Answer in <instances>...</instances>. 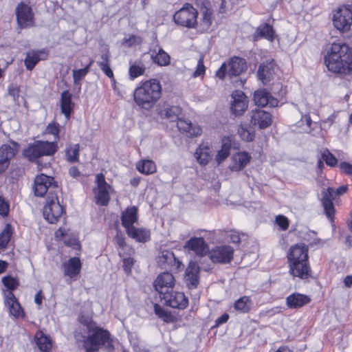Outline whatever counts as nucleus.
<instances>
[{
  "label": "nucleus",
  "instance_id": "a19ab883",
  "mask_svg": "<svg viewBox=\"0 0 352 352\" xmlns=\"http://www.w3.org/2000/svg\"><path fill=\"white\" fill-rule=\"evenodd\" d=\"M252 305L250 298L244 296L235 301L234 308L241 313H248L250 310Z\"/></svg>",
  "mask_w": 352,
  "mask_h": 352
},
{
  "label": "nucleus",
  "instance_id": "c9c22d12",
  "mask_svg": "<svg viewBox=\"0 0 352 352\" xmlns=\"http://www.w3.org/2000/svg\"><path fill=\"white\" fill-rule=\"evenodd\" d=\"M274 74V63L272 62L263 63L259 66L257 72L258 78L264 84H267L271 80Z\"/></svg>",
  "mask_w": 352,
  "mask_h": 352
},
{
  "label": "nucleus",
  "instance_id": "bf43d9fd",
  "mask_svg": "<svg viewBox=\"0 0 352 352\" xmlns=\"http://www.w3.org/2000/svg\"><path fill=\"white\" fill-rule=\"evenodd\" d=\"M9 212V205L5 199L0 196V215L7 217Z\"/></svg>",
  "mask_w": 352,
  "mask_h": 352
},
{
  "label": "nucleus",
  "instance_id": "f704fd0d",
  "mask_svg": "<svg viewBox=\"0 0 352 352\" xmlns=\"http://www.w3.org/2000/svg\"><path fill=\"white\" fill-rule=\"evenodd\" d=\"M126 231L129 237L138 242L145 243L150 240V231L146 228H138L134 226L128 228Z\"/></svg>",
  "mask_w": 352,
  "mask_h": 352
},
{
  "label": "nucleus",
  "instance_id": "9b49d317",
  "mask_svg": "<svg viewBox=\"0 0 352 352\" xmlns=\"http://www.w3.org/2000/svg\"><path fill=\"white\" fill-rule=\"evenodd\" d=\"M234 249L227 245H219L209 250V258L213 263L228 264L234 257Z\"/></svg>",
  "mask_w": 352,
  "mask_h": 352
},
{
  "label": "nucleus",
  "instance_id": "aec40b11",
  "mask_svg": "<svg viewBox=\"0 0 352 352\" xmlns=\"http://www.w3.org/2000/svg\"><path fill=\"white\" fill-rule=\"evenodd\" d=\"M254 101L256 105L260 107L269 106L270 107H277L279 101L271 96L266 89H258L254 94Z\"/></svg>",
  "mask_w": 352,
  "mask_h": 352
},
{
  "label": "nucleus",
  "instance_id": "864d4df0",
  "mask_svg": "<svg viewBox=\"0 0 352 352\" xmlns=\"http://www.w3.org/2000/svg\"><path fill=\"white\" fill-rule=\"evenodd\" d=\"M322 159L329 166H335L338 163L337 159L327 149L322 152Z\"/></svg>",
  "mask_w": 352,
  "mask_h": 352
},
{
  "label": "nucleus",
  "instance_id": "412c9836",
  "mask_svg": "<svg viewBox=\"0 0 352 352\" xmlns=\"http://www.w3.org/2000/svg\"><path fill=\"white\" fill-rule=\"evenodd\" d=\"M251 123L258 126L259 129H265L272 122V115L264 110L255 109L252 111Z\"/></svg>",
  "mask_w": 352,
  "mask_h": 352
},
{
  "label": "nucleus",
  "instance_id": "37998d69",
  "mask_svg": "<svg viewBox=\"0 0 352 352\" xmlns=\"http://www.w3.org/2000/svg\"><path fill=\"white\" fill-rule=\"evenodd\" d=\"M258 34L270 41H272L274 38V32L272 26L269 24H264L259 26L257 29Z\"/></svg>",
  "mask_w": 352,
  "mask_h": 352
},
{
  "label": "nucleus",
  "instance_id": "c85d7f7f",
  "mask_svg": "<svg viewBox=\"0 0 352 352\" xmlns=\"http://www.w3.org/2000/svg\"><path fill=\"white\" fill-rule=\"evenodd\" d=\"M226 66L228 75L230 77L240 75L247 68L245 60L237 56L231 58Z\"/></svg>",
  "mask_w": 352,
  "mask_h": 352
},
{
  "label": "nucleus",
  "instance_id": "09e8293b",
  "mask_svg": "<svg viewBox=\"0 0 352 352\" xmlns=\"http://www.w3.org/2000/svg\"><path fill=\"white\" fill-rule=\"evenodd\" d=\"M67 247H71L74 250L76 251L74 253L76 255H79L81 250V244L79 239L76 234L67 235Z\"/></svg>",
  "mask_w": 352,
  "mask_h": 352
},
{
  "label": "nucleus",
  "instance_id": "a211bd4d",
  "mask_svg": "<svg viewBox=\"0 0 352 352\" xmlns=\"http://www.w3.org/2000/svg\"><path fill=\"white\" fill-rule=\"evenodd\" d=\"M308 248L303 243L296 244L289 248V253L287 254V262L298 263V262H308Z\"/></svg>",
  "mask_w": 352,
  "mask_h": 352
},
{
  "label": "nucleus",
  "instance_id": "7ed1b4c3",
  "mask_svg": "<svg viewBox=\"0 0 352 352\" xmlns=\"http://www.w3.org/2000/svg\"><path fill=\"white\" fill-rule=\"evenodd\" d=\"M87 333V336L82 340L85 352H98L103 346L107 349H113V340L108 330L97 326Z\"/></svg>",
  "mask_w": 352,
  "mask_h": 352
},
{
  "label": "nucleus",
  "instance_id": "423d86ee",
  "mask_svg": "<svg viewBox=\"0 0 352 352\" xmlns=\"http://www.w3.org/2000/svg\"><path fill=\"white\" fill-rule=\"evenodd\" d=\"M58 190L56 182L52 177L47 176L45 174L37 175L34 180L33 191L36 197H43L47 191H49V196L54 195Z\"/></svg>",
  "mask_w": 352,
  "mask_h": 352
},
{
  "label": "nucleus",
  "instance_id": "20e7f679",
  "mask_svg": "<svg viewBox=\"0 0 352 352\" xmlns=\"http://www.w3.org/2000/svg\"><path fill=\"white\" fill-rule=\"evenodd\" d=\"M56 152V144L49 141H35L29 144L23 151V155L28 161L36 162L39 157L51 155Z\"/></svg>",
  "mask_w": 352,
  "mask_h": 352
},
{
  "label": "nucleus",
  "instance_id": "680f3d73",
  "mask_svg": "<svg viewBox=\"0 0 352 352\" xmlns=\"http://www.w3.org/2000/svg\"><path fill=\"white\" fill-rule=\"evenodd\" d=\"M115 241L118 247L121 249H124L126 244L125 242V238L122 232H118L115 236Z\"/></svg>",
  "mask_w": 352,
  "mask_h": 352
},
{
  "label": "nucleus",
  "instance_id": "8fccbe9b",
  "mask_svg": "<svg viewBox=\"0 0 352 352\" xmlns=\"http://www.w3.org/2000/svg\"><path fill=\"white\" fill-rule=\"evenodd\" d=\"M45 133L52 135L50 142H53L55 144V142L59 139V128L58 124L55 122L50 123L45 129Z\"/></svg>",
  "mask_w": 352,
  "mask_h": 352
},
{
  "label": "nucleus",
  "instance_id": "69168bd1",
  "mask_svg": "<svg viewBox=\"0 0 352 352\" xmlns=\"http://www.w3.org/2000/svg\"><path fill=\"white\" fill-rule=\"evenodd\" d=\"M226 73L228 74V67L226 63H223L217 71L216 76L219 78H223Z\"/></svg>",
  "mask_w": 352,
  "mask_h": 352
},
{
  "label": "nucleus",
  "instance_id": "a18cd8bd",
  "mask_svg": "<svg viewBox=\"0 0 352 352\" xmlns=\"http://www.w3.org/2000/svg\"><path fill=\"white\" fill-rule=\"evenodd\" d=\"M12 234V228L10 224H6L3 231L0 233V248H6L11 236Z\"/></svg>",
  "mask_w": 352,
  "mask_h": 352
},
{
  "label": "nucleus",
  "instance_id": "6ab92c4d",
  "mask_svg": "<svg viewBox=\"0 0 352 352\" xmlns=\"http://www.w3.org/2000/svg\"><path fill=\"white\" fill-rule=\"evenodd\" d=\"M184 248L201 256H205L209 252V246L203 237L190 238L186 242Z\"/></svg>",
  "mask_w": 352,
  "mask_h": 352
},
{
  "label": "nucleus",
  "instance_id": "1a4fd4ad",
  "mask_svg": "<svg viewBox=\"0 0 352 352\" xmlns=\"http://www.w3.org/2000/svg\"><path fill=\"white\" fill-rule=\"evenodd\" d=\"M95 183L96 187L94 188L93 191L96 198V204L102 206H107L110 201L111 186L107 183L102 173H98L96 175Z\"/></svg>",
  "mask_w": 352,
  "mask_h": 352
},
{
  "label": "nucleus",
  "instance_id": "4d7b16f0",
  "mask_svg": "<svg viewBox=\"0 0 352 352\" xmlns=\"http://www.w3.org/2000/svg\"><path fill=\"white\" fill-rule=\"evenodd\" d=\"M205 72L206 67L204 65V59L203 58H200L198 60L196 69L194 72L192 76L195 78L203 76L205 74Z\"/></svg>",
  "mask_w": 352,
  "mask_h": 352
},
{
  "label": "nucleus",
  "instance_id": "c756f323",
  "mask_svg": "<svg viewBox=\"0 0 352 352\" xmlns=\"http://www.w3.org/2000/svg\"><path fill=\"white\" fill-rule=\"evenodd\" d=\"M138 208L137 206L128 207L121 214V222L122 226L126 229L134 227L133 224L138 219Z\"/></svg>",
  "mask_w": 352,
  "mask_h": 352
},
{
  "label": "nucleus",
  "instance_id": "5fc2aeb1",
  "mask_svg": "<svg viewBox=\"0 0 352 352\" xmlns=\"http://www.w3.org/2000/svg\"><path fill=\"white\" fill-rule=\"evenodd\" d=\"M79 321L82 324L87 327L88 332L97 327L96 324L93 322L92 319L89 316H80L79 317Z\"/></svg>",
  "mask_w": 352,
  "mask_h": 352
},
{
  "label": "nucleus",
  "instance_id": "052dcab7",
  "mask_svg": "<svg viewBox=\"0 0 352 352\" xmlns=\"http://www.w3.org/2000/svg\"><path fill=\"white\" fill-rule=\"evenodd\" d=\"M337 113L336 112L331 113L327 118L321 122V126L323 129L329 128L330 126L334 122Z\"/></svg>",
  "mask_w": 352,
  "mask_h": 352
},
{
  "label": "nucleus",
  "instance_id": "79ce46f5",
  "mask_svg": "<svg viewBox=\"0 0 352 352\" xmlns=\"http://www.w3.org/2000/svg\"><path fill=\"white\" fill-rule=\"evenodd\" d=\"M137 169L142 173L150 175L156 171V165L152 160H144L137 164Z\"/></svg>",
  "mask_w": 352,
  "mask_h": 352
},
{
  "label": "nucleus",
  "instance_id": "6e6d98bb",
  "mask_svg": "<svg viewBox=\"0 0 352 352\" xmlns=\"http://www.w3.org/2000/svg\"><path fill=\"white\" fill-rule=\"evenodd\" d=\"M120 256L123 257V268L126 274H129L131 272L132 267L134 264V260L133 258L124 257L121 252L119 253Z\"/></svg>",
  "mask_w": 352,
  "mask_h": 352
},
{
  "label": "nucleus",
  "instance_id": "0eeeda50",
  "mask_svg": "<svg viewBox=\"0 0 352 352\" xmlns=\"http://www.w3.org/2000/svg\"><path fill=\"white\" fill-rule=\"evenodd\" d=\"M347 186H341L336 190L333 188L329 187L326 190L322 191L321 201L327 218L332 221L335 213V209L333 200L336 197L342 195L346 192Z\"/></svg>",
  "mask_w": 352,
  "mask_h": 352
},
{
  "label": "nucleus",
  "instance_id": "4468645a",
  "mask_svg": "<svg viewBox=\"0 0 352 352\" xmlns=\"http://www.w3.org/2000/svg\"><path fill=\"white\" fill-rule=\"evenodd\" d=\"M19 149V144L14 141L9 144H3L0 147V173L8 167L10 161L14 158Z\"/></svg>",
  "mask_w": 352,
  "mask_h": 352
},
{
  "label": "nucleus",
  "instance_id": "13d9d810",
  "mask_svg": "<svg viewBox=\"0 0 352 352\" xmlns=\"http://www.w3.org/2000/svg\"><path fill=\"white\" fill-rule=\"evenodd\" d=\"M276 222L283 230H286L289 228V221L284 215L277 216L276 217Z\"/></svg>",
  "mask_w": 352,
  "mask_h": 352
},
{
  "label": "nucleus",
  "instance_id": "2eb2a0df",
  "mask_svg": "<svg viewBox=\"0 0 352 352\" xmlns=\"http://www.w3.org/2000/svg\"><path fill=\"white\" fill-rule=\"evenodd\" d=\"M201 18L199 21L197 20L195 29L199 32H206L209 30L213 20V12L210 8V3L208 1H204L200 9Z\"/></svg>",
  "mask_w": 352,
  "mask_h": 352
},
{
  "label": "nucleus",
  "instance_id": "4c0bfd02",
  "mask_svg": "<svg viewBox=\"0 0 352 352\" xmlns=\"http://www.w3.org/2000/svg\"><path fill=\"white\" fill-rule=\"evenodd\" d=\"M34 339L41 352H51L52 343L51 339L41 331H38Z\"/></svg>",
  "mask_w": 352,
  "mask_h": 352
},
{
  "label": "nucleus",
  "instance_id": "bb28decb",
  "mask_svg": "<svg viewBox=\"0 0 352 352\" xmlns=\"http://www.w3.org/2000/svg\"><path fill=\"white\" fill-rule=\"evenodd\" d=\"M177 127L181 133L188 137L200 135L202 132L201 129L197 124H193L191 122L182 119L177 120Z\"/></svg>",
  "mask_w": 352,
  "mask_h": 352
},
{
  "label": "nucleus",
  "instance_id": "58836bf2",
  "mask_svg": "<svg viewBox=\"0 0 352 352\" xmlns=\"http://www.w3.org/2000/svg\"><path fill=\"white\" fill-rule=\"evenodd\" d=\"M151 59L159 66H167L170 63V56L162 48L158 47L151 51Z\"/></svg>",
  "mask_w": 352,
  "mask_h": 352
},
{
  "label": "nucleus",
  "instance_id": "dca6fc26",
  "mask_svg": "<svg viewBox=\"0 0 352 352\" xmlns=\"http://www.w3.org/2000/svg\"><path fill=\"white\" fill-rule=\"evenodd\" d=\"M164 300V304L174 309H184L188 305V300L184 294L173 289L160 298Z\"/></svg>",
  "mask_w": 352,
  "mask_h": 352
},
{
  "label": "nucleus",
  "instance_id": "6e6552de",
  "mask_svg": "<svg viewBox=\"0 0 352 352\" xmlns=\"http://www.w3.org/2000/svg\"><path fill=\"white\" fill-rule=\"evenodd\" d=\"M64 206L60 203L58 195L48 196L43 207V217L50 223H55L62 217Z\"/></svg>",
  "mask_w": 352,
  "mask_h": 352
},
{
  "label": "nucleus",
  "instance_id": "0e129e2a",
  "mask_svg": "<svg viewBox=\"0 0 352 352\" xmlns=\"http://www.w3.org/2000/svg\"><path fill=\"white\" fill-rule=\"evenodd\" d=\"M340 168L343 173L352 175V164L347 162H342L340 164Z\"/></svg>",
  "mask_w": 352,
  "mask_h": 352
},
{
  "label": "nucleus",
  "instance_id": "ea45409f",
  "mask_svg": "<svg viewBox=\"0 0 352 352\" xmlns=\"http://www.w3.org/2000/svg\"><path fill=\"white\" fill-rule=\"evenodd\" d=\"M181 111V109L177 106H168L164 109L161 110L160 114L162 118H167L173 122L179 120Z\"/></svg>",
  "mask_w": 352,
  "mask_h": 352
},
{
  "label": "nucleus",
  "instance_id": "9d476101",
  "mask_svg": "<svg viewBox=\"0 0 352 352\" xmlns=\"http://www.w3.org/2000/svg\"><path fill=\"white\" fill-rule=\"evenodd\" d=\"M333 26L340 32H347L352 24V6L350 5L340 7L333 16Z\"/></svg>",
  "mask_w": 352,
  "mask_h": 352
},
{
  "label": "nucleus",
  "instance_id": "49530a36",
  "mask_svg": "<svg viewBox=\"0 0 352 352\" xmlns=\"http://www.w3.org/2000/svg\"><path fill=\"white\" fill-rule=\"evenodd\" d=\"M238 133L241 138L246 142L252 141L255 136L254 131L249 129L247 124H241L238 129Z\"/></svg>",
  "mask_w": 352,
  "mask_h": 352
},
{
  "label": "nucleus",
  "instance_id": "39448f33",
  "mask_svg": "<svg viewBox=\"0 0 352 352\" xmlns=\"http://www.w3.org/2000/svg\"><path fill=\"white\" fill-rule=\"evenodd\" d=\"M198 11L190 3H186L177 10L174 16L175 23L180 26L188 28H195Z\"/></svg>",
  "mask_w": 352,
  "mask_h": 352
},
{
  "label": "nucleus",
  "instance_id": "f03ea898",
  "mask_svg": "<svg viewBox=\"0 0 352 352\" xmlns=\"http://www.w3.org/2000/svg\"><path fill=\"white\" fill-rule=\"evenodd\" d=\"M162 90L161 83L156 78L142 81L133 91L134 102L139 107L149 110L161 98Z\"/></svg>",
  "mask_w": 352,
  "mask_h": 352
},
{
  "label": "nucleus",
  "instance_id": "5701e85b",
  "mask_svg": "<svg viewBox=\"0 0 352 352\" xmlns=\"http://www.w3.org/2000/svg\"><path fill=\"white\" fill-rule=\"evenodd\" d=\"M251 156L247 152H238L231 157L229 168L232 172H239L243 170L250 162Z\"/></svg>",
  "mask_w": 352,
  "mask_h": 352
},
{
  "label": "nucleus",
  "instance_id": "7c9ffc66",
  "mask_svg": "<svg viewBox=\"0 0 352 352\" xmlns=\"http://www.w3.org/2000/svg\"><path fill=\"white\" fill-rule=\"evenodd\" d=\"M212 157V148L208 144L203 143L196 149L195 157L201 166L208 164Z\"/></svg>",
  "mask_w": 352,
  "mask_h": 352
},
{
  "label": "nucleus",
  "instance_id": "f257e3e1",
  "mask_svg": "<svg viewBox=\"0 0 352 352\" xmlns=\"http://www.w3.org/2000/svg\"><path fill=\"white\" fill-rule=\"evenodd\" d=\"M327 69L333 73L347 74L352 71L351 48L344 43H333L324 56Z\"/></svg>",
  "mask_w": 352,
  "mask_h": 352
},
{
  "label": "nucleus",
  "instance_id": "e2e57ef3",
  "mask_svg": "<svg viewBox=\"0 0 352 352\" xmlns=\"http://www.w3.org/2000/svg\"><path fill=\"white\" fill-rule=\"evenodd\" d=\"M100 69L110 78H113V73L109 67V64H100Z\"/></svg>",
  "mask_w": 352,
  "mask_h": 352
},
{
  "label": "nucleus",
  "instance_id": "a878e982",
  "mask_svg": "<svg viewBox=\"0 0 352 352\" xmlns=\"http://www.w3.org/2000/svg\"><path fill=\"white\" fill-rule=\"evenodd\" d=\"M94 63V60H90L86 65L82 64V60H78L74 63L75 69H73V78L75 85H80L89 72L90 67Z\"/></svg>",
  "mask_w": 352,
  "mask_h": 352
},
{
  "label": "nucleus",
  "instance_id": "72a5a7b5",
  "mask_svg": "<svg viewBox=\"0 0 352 352\" xmlns=\"http://www.w3.org/2000/svg\"><path fill=\"white\" fill-rule=\"evenodd\" d=\"M232 146V139L231 137L225 136L222 138L221 148L218 151L214 158L217 164H220L230 155Z\"/></svg>",
  "mask_w": 352,
  "mask_h": 352
},
{
  "label": "nucleus",
  "instance_id": "3c124183",
  "mask_svg": "<svg viewBox=\"0 0 352 352\" xmlns=\"http://www.w3.org/2000/svg\"><path fill=\"white\" fill-rule=\"evenodd\" d=\"M80 146L74 144L69 149H67V162H77L79 161Z\"/></svg>",
  "mask_w": 352,
  "mask_h": 352
},
{
  "label": "nucleus",
  "instance_id": "4be33fe9",
  "mask_svg": "<svg viewBox=\"0 0 352 352\" xmlns=\"http://www.w3.org/2000/svg\"><path fill=\"white\" fill-rule=\"evenodd\" d=\"M289 272L294 277L307 279L311 275V270L308 262L289 263Z\"/></svg>",
  "mask_w": 352,
  "mask_h": 352
},
{
  "label": "nucleus",
  "instance_id": "774afa93",
  "mask_svg": "<svg viewBox=\"0 0 352 352\" xmlns=\"http://www.w3.org/2000/svg\"><path fill=\"white\" fill-rule=\"evenodd\" d=\"M228 237L230 238V241L234 243H238L241 240L239 233L236 231H231Z\"/></svg>",
  "mask_w": 352,
  "mask_h": 352
},
{
  "label": "nucleus",
  "instance_id": "e433bc0d",
  "mask_svg": "<svg viewBox=\"0 0 352 352\" xmlns=\"http://www.w3.org/2000/svg\"><path fill=\"white\" fill-rule=\"evenodd\" d=\"M82 263L78 256H74L67 261V277L74 280L79 278Z\"/></svg>",
  "mask_w": 352,
  "mask_h": 352
},
{
  "label": "nucleus",
  "instance_id": "b1692460",
  "mask_svg": "<svg viewBox=\"0 0 352 352\" xmlns=\"http://www.w3.org/2000/svg\"><path fill=\"white\" fill-rule=\"evenodd\" d=\"M4 302L8 307L10 313L15 318L23 316V309L16 300L15 296L12 292H6L4 293Z\"/></svg>",
  "mask_w": 352,
  "mask_h": 352
},
{
  "label": "nucleus",
  "instance_id": "473e14b6",
  "mask_svg": "<svg viewBox=\"0 0 352 352\" xmlns=\"http://www.w3.org/2000/svg\"><path fill=\"white\" fill-rule=\"evenodd\" d=\"M47 54L45 50L31 51L27 53L24 63L28 70H32L41 60L47 58Z\"/></svg>",
  "mask_w": 352,
  "mask_h": 352
},
{
  "label": "nucleus",
  "instance_id": "cd10ccee",
  "mask_svg": "<svg viewBox=\"0 0 352 352\" xmlns=\"http://www.w3.org/2000/svg\"><path fill=\"white\" fill-rule=\"evenodd\" d=\"M200 267L196 263H190L186 270L185 281L190 289L196 288L199 284Z\"/></svg>",
  "mask_w": 352,
  "mask_h": 352
},
{
  "label": "nucleus",
  "instance_id": "2f4dec72",
  "mask_svg": "<svg viewBox=\"0 0 352 352\" xmlns=\"http://www.w3.org/2000/svg\"><path fill=\"white\" fill-rule=\"evenodd\" d=\"M310 298L300 293H293L286 298V305L289 309H298L309 303Z\"/></svg>",
  "mask_w": 352,
  "mask_h": 352
},
{
  "label": "nucleus",
  "instance_id": "c03bdc74",
  "mask_svg": "<svg viewBox=\"0 0 352 352\" xmlns=\"http://www.w3.org/2000/svg\"><path fill=\"white\" fill-rule=\"evenodd\" d=\"M145 71V67L141 62H135L132 64L129 70L130 78L133 80L142 76Z\"/></svg>",
  "mask_w": 352,
  "mask_h": 352
},
{
  "label": "nucleus",
  "instance_id": "de8ad7c7",
  "mask_svg": "<svg viewBox=\"0 0 352 352\" xmlns=\"http://www.w3.org/2000/svg\"><path fill=\"white\" fill-rule=\"evenodd\" d=\"M155 314L166 322H171L173 321V316L168 311L165 310L158 304L154 305Z\"/></svg>",
  "mask_w": 352,
  "mask_h": 352
},
{
  "label": "nucleus",
  "instance_id": "393cba45",
  "mask_svg": "<svg viewBox=\"0 0 352 352\" xmlns=\"http://www.w3.org/2000/svg\"><path fill=\"white\" fill-rule=\"evenodd\" d=\"M157 262L162 268L166 266L173 267L179 269L182 263L175 257L174 253L170 250H163L157 257Z\"/></svg>",
  "mask_w": 352,
  "mask_h": 352
},
{
  "label": "nucleus",
  "instance_id": "f3484780",
  "mask_svg": "<svg viewBox=\"0 0 352 352\" xmlns=\"http://www.w3.org/2000/svg\"><path fill=\"white\" fill-rule=\"evenodd\" d=\"M232 102L230 109L236 116L242 115L247 109L248 105V97L243 91L236 90L231 95Z\"/></svg>",
  "mask_w": 352,
  "mask_h": 352
},
{
  "label": "nucleus",
  "instance_id": "ddd939ff",
  "mask_svg": "<svg viewBox=\"0 0 352 352\" xmlns=\"http://www.w3.org/2000/svg\"><path fill=\"white\" fill-rule=\"evenodd\" d=\"M18 25L20 28H27L34 24L32 8L23 2L19 3L15 10Z\"/></svg>",
  "mask_w": 352,
  "mask_h": 352
},
{
  "label": "nucleus",
  "instance_id": "f8f14e48",
  "mask_svg": "<svg viewBox=\"0 0 352 352\" xmlns=\"http://www.w3.org/2000/svg\"><path fill=\"white\" fill-rule=\"evenodd\" d=\"M175 285L173 275L169 272L160 274L153 282L155 291L159 294L160 298L172 291Z\"/></svg>",
  "mask_w": 352,
  "mask_h": 352
},
{
  "label": "nucleus",
  "instance_id": "338daca9",
  "mask_svg": "<svg viewBox=\"0 0 352 352\" xmlns=\"http://www.w3.org/2000/svg\"><path fill=\"white\" fill-rule=\"evenodd\" d=\"M8 90L9 94L12 96L14 99L19 97V89L16 86L11 85L8 87Z\"/></svg>",
  "mask_w": 352,
  "mask_h": 352
},
{
  "label": "nucleus",
  "instance_id": "603ef678",
  "mask_svg": "<svg viewBox=\"0 0 352 352\" xmlns=\"http://www.w3.org/2000/svg\"><path fill=\"white\" fill-rule=\"evenodd\" d=\"M2 283L3 285L9 290L8 292H12V290L15 289L19 284L16 278L10 276H4L2 278Z\"/></svg>",
  "mask_w": 352,
  "mask_h": 352
}]
</instances>
